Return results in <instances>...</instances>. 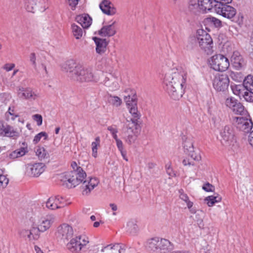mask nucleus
<instances>
[{
    "label": "nucleus",
    "mask_w": 253,
    "mask_h": 253,
    "mask_svg": "<svg viewBox=\"0 0 253 253\" xmlns=\"http://www.w3.org/2000/svg\"><path fill=\"white\" fill-rule=\"evenodd\" d=\"M186 73L181 68H173L165 75V88L171 98L179 99L184 92Z\"/></svg>",
    "instance_id": "nucleus-1"
},
{
    "label": "nucleus",
    "mask_w": 253,
    "mask_h": 253,
    "mask_svg": "<svg viewBox=\"0 0 253 253\" xmlns=\"http://www.w3.org/2000/svg\"><path fill=\"white\" fill-rule=\"evenodd\" d=\"M86 174L83 169H78L77 171H71L62 174L59 179L62 185L68 188H72L78 185L79 183L82 184V193L87 195L96 187L99 183L96 178H89L86 179Z\"/></svg>",
    "instance_id": "nucleus-2"
},
{
    "label": "nucleus",
    "mask_w": 253,
    "mask_h": 253,
    "mask_svg": "<svg viewBox=\"0 0 253 253\" xmlns=\"http://www.w3.org/2000/svg\"><path fill=\"white\" fill-rule=\"evenodd\" d=\"M220 142L222 145L235 151L236 149V138L233 125H227L220 130Z\"/></svg>",
    "instance_id": "nucleus-3"
},
{
    "label": "nucleus",
    "mask_w": 253,
    "mask_h": 253,
    "mask_svg": "<svg viewBox=\"0 0 253 253\" xmlns=\"http://www.w3.org/2000/svg\"><path fill=\"white\" fill-rule=\"evenodd\" d=\"M197 41L201 48L207 54L212 51V40L211 36L203 30L197 31Z\"/></svg>",
    "instance_id": "nucleus-4"
},
{
    "label": "nucleus",
    "mask_w": 253,
    "mask_h": 253,
    "mask_svg": "<svg viewBox=\"0 0 253 253\" xmlns=\"http://www.w3.org/2000/svg\"><path fill=\"white\" fill-rule=\"evenodd\" d=\"M230 121L234 127L245 133H249L253 128V123L250 117H232Z\"/></svg>",
    "instance_id": "nucleus-5"
},
{
    "label": "nucleus",
    "mask_w": 253,
    "mask_h": 253,
    "mask_svg": "<svg viewBox=\"0 0 253 253\" xmlns=\"http://www.w3.org/2000/svg\"><path fill=\"white\" fill-rule=\"evenodd\" d=\"M99 80L98 77L92 72L91 68H84L82 66L78 68L76 75L74 76V81L81 83L94 81L97 82Z\"/></svg>",
    "instance_id": "nucleus-6"
},
{
    "label": "nucleus",
    "mask_w": 253,
    "mask_h": 253,
    "mask_svg": "<svg viewBox=\"0 0 253 253\" xmlns=\"http://www.w3.org/2000/svg\"><path fill=\"white\" fill-rule=\"evenodd\" d=\"M211 67L215 71L223 72L229 66V60L222 54H215L210 60Z\"/></svg>",
    "instance_id": "nucleus-7"
},
{
    "label": "nucleus",
    "mask_w": 253,
    "mask_h": 253,
    "mask_svg": "<svg viewBox=\"0 0 253 253\" xmlns=\"http://www.w3.org/2000/svg\"><path fill=\"white\" fill-rule=\"evenodd\" d=\"M70 239V242L67 244V248L72 253H79L89 242L88 238L84 235L76 236Z\"/></svg>",
    "instance_id": "nucleus-8"
},
{
    "label": "nucleus",
    "mask_w": 253,
    "mask_h": 253,
    "mask_svg": "<svg viewBox=\"0 0 253 253\" xmlns=\"http://www.w3.org/2000/svg\"><path fill=\"white\" fill-rule=\"evenodd\" d=\"M229 79L226 74H217L212 79L213 88L217 91L224 92L229 86Z\"/></svg>",
    "instance_id": "nucleus-9"
},
{
    "label": "nucleus",
    "mask_w": 253,
    "mask_h": 253,
    "mask_svg": "<svg viewBox=\"0 0 253 253\" xmlns=\"http://www.w3.org/2000/svg\"><path fill=\"white\" fill-rule=\"evenodd\" d=\"M74 234L73 228L67 224H63L57 228V238L64 242L71 239Z\"/></svg>",
    "instance_id": "nucleus-10"
},
{
    "label": "nucleus",
    "mask_w": 253,
    "mask_h": 253,
    "mask_svg": "<svg viewBox=\"0 0 253 253\" xmlns=\"http://www.w3.org/2000/svg\"><path fill=\"white\" fill-rule=\"evenodd\" d=\"M214 11L223 17L231 20L232 21L236 22V10L233 7L228 5V4H224L221 7H216V9L214 10Z\"/></svg>",
    "instance_id": "nucleus-11"
},
{
    "label": "nucleus",
    "mask_w": 253,
    "mask_h": 253,
    "mask_svg": "<svg viewBox=\"0 0 253 253\" xmlns=\"http://www.w3.org/2000/svg\"><path fill=\"white\" fill-rule=\"evenodd\" d=\"M225 105L237 115H243L246 114L247 111L242 104L238 102L234 97L228 98L226 99Z\"/></svg>",
    "instance_id": "nucleus-12"
},
{
    "label": "nucleus",
    "mask_w": 253,
    "mask_h": 253,
    "mask_svg": "<svg viewBox=\"0 0 253 253\" xmlns=\"http://www.w3.org/2000/svg\"><path fill=\"white\" fill-rule=\"evenodd\" d=\"M45 168L43 163L29 164L26 166V173L31 177H38L43 172Z\"/></svg>",
    "instance_id": "nucleus-13"
},
{
    "label": "nucleus",
    "mask_w": 253,
    "mask_h": 253,
    "mask_svg": "<svg viewBox=\"0 0 253 253\" xmlns=\"http://www.w3.org/2000/svg\"><path fill=\"white\" fill-rule=\"evenodd\" d=\"M19 132L13 126L0 122V135L16 139L19 136Z\"/></svg>",
    "instance_id": "nucleus-14"
},
{
    "label": "nucleus",
    "mask_w": 253,
    "mask_h": 253,
    "mask_svg": "<svg viewBox=\"0 0 253 253\" xmlns=\"http://www.w3.org/2000/svg\"><path fill=\"white\" fill-rule=\"evenodd\" d=\"M81 65L77 64L73 60H69L62 65V70L67 73V76L72 80L76 75V71Z\"/></svg>",
    "instance_id": "nucleus-15"
},
{
    "label": "nucleus",
    "mask_w": 253,
    "mask_h": 253,
    "mask_svg": "<svg viewBox=\"0 0 253 253\" xmlns=\"http://www.w3.org/2000/svg\"><path fill=\"white\" fill-rule=\"evenodd\" d=\"M127 107L129 109L130 113L133 117V119H131V122L127 121L128 122L127 127L129 129H132V128L134 127L136 129L137 119H139L140 117V114L137 110V102L132 103V104H130V105H129Z\"/></svg>",
    "instance_id": "nucleus-16"
},
{
    "label": "nucleus",
    "mask_w": 253,
    "mask_h": 253,
    "mask_svg": "<svg viewBox=\"0 0 253 253\" xmlns=\"http://www.w3.org/2000/svg\"><path fill=\"white\" fill-rule=\"evenodd\" d=\"M54 220L55 217L52 214L47 215L45 217H42L38 223V226L40 227L41 232H43L48 229Z\"/></svg>",
    "instance_id": "nucleus-17"
},
{
    "label": "nucleus",
    "mask_w": 253,
    "mask_h": 253,
    "mask_svg": "<svg viewBox=\"0 0 253 253\" xmlns=\"http://www.w3.org/2000/svg\"><path fill=\"white\" fill-rule=\"evenodd\" d=\"M126 246L123 244L109 245L101 249L99 253H125Z\"/></svg>",
    "instance_id": "nucleus-18"
},
{
    "label": "nucleus",
    "mask_w": 253,
    "mask_h": 253,
    "mask_svg": "<svg viewBox=\"0 0 253 253\" xmlns=\"http://www.w3.org/2000/svg\"><path fill=\"white\" fill-rule=\"evenodd\" d=\"M18 97L25 99L35 100L38 95L30 88L19 87L17 90Z\"/></svg>",
    "instance_id": "nucleus-19"
},
{
    "label": "nucleus",
    "mask_w": 253,
    "mask_h": 253,
    "mask_svg": "<svg viewBox=\"0 0 253 253\" xmlns=\"http://www.w3.org/2000/svg\"><path fill=\"white\" fill-rule=\"evenodd\" d=\"M102 11L108 15H113L116 12V9L114 4L109 0H104L99 4Z\"/></svg>",
    "instance_id": "nucleus-20"
},
{
    "label": "nucleus",
    "mask_w": 253,
    "mask_h": 253,
    "mask_svg": "<svg viewBox=\"0 0 253 253\" xmlns=\"http://www.w3.org/2000/svg\"><path fill=\"white\" fill-rule=\"evenodd\" d=\"M62 198L59 196L50 197L46 203V207L50 210H54L62 207L61 204Z\"/></svg>",
    "instance_id": "nucleus-21"
},
{
    "label": "nucleus",
    "mask_w": 253,
    "mask_h": 253,
    "mask_svg": "<svg viewBox=\"0 0 253 253\" xmlns=\"http://www.w3.org/2000/svg\"><path fill=\"white\" fill-rule=\"evenodd\" d=\"M231 62L234 67L237 70H240L244 66V61L238 51L233 52L231 57Z\"/></svg>",
    "instance_id": "nucleus-22"
},
{
    "label": "nucleus",
    "mask_w": 253,
    "mask_h": 253,
    "mask_svg": "<svg viewBox=\"0 0 253 253\" xmlns=\"http://www.w3.org/2000/svg\"><path fill=\"white\" fill-rule=\"evenodd\" d=\"M115 23L114 22L112 24L103 26L99 31L98 34L102 37H111L114 36L116 33V29L113 26Z\"/></svg>",
    "instance_id": "nucleus-23"
},
{
    "label": "nucleus",
    "mask_w": 253,
    "mask_h": 253,
    "mask_svg": "<svg viewBox=\"0 0 253 253\" xmlns=\"http://www.w3.org/2000/svg\"><path fill=\"white\" fill-rule=\"evenodd\" d=\"M94 40L96 45V51L99 54H102L106 51V48L108 44L105 39H102L97 37H93Z\"/></svg>",
    "instance_id": "nucleus-24"
},
{
    "label": "nucleus",
    "mask_w": 253,
    "mask_h": 253,
    "mask_svg": "<svg viewBox=\"0 0 253 253\" xmlns=\"http://www.w3.org/2000/svg\"><path fill=\"white\" fill-rule=\"evenodd\" d=\"M76 20L83 28H87L91 23V18L87 14L78 15L76 17Z\"/></svg>",
    "instance_id": "nucleus-25"
},
{
    "label": "nucleus",
    "mask_w": 253,
    "mask_h": 253,
    "mask_svg": "<svg viewBox=\"0 0 253 253\" xmlns=\"http://www.w3.org/2000/svg\"><path fill=\"white\" fill-rule=\"evenodd\" d=\"M201 9L203 12L214 10L213 0H198Z\"/></svg>",
    "instance_id": "nucleus-26"
},
{
    "label": "nucleus",
    "mask_w": 253,
    "mask_h": 253,
    "mask_svg": "<svg viewBox=\"0 0 253 253\" xmlns=\"http://www.w3.org/2000/svg\"><path fill=\"white\" fill-rule=\"evenodd\" d=\"M129 91L131 93L125 95L124 98V101L126 102L127 106L130 105V104H132V103L137 102V98L135 93L129 89L125 90L126 93H128Z\"/></svg>",
    "instance_id": "nucleus-27"
},
{
    "label": "nucleus",
    "mask_w": 253,
    "mask_h": 253,
    "mask_svg": "<svg viewBox=\"0 0 253 253\" xmlns=\"http://www.w3.org/2000/svg\"><path fill=\"white\" fill-rule=\"evenodd\" d=\"M162 241V240L160 241L158 238H152L147 242V248L151 251H156L159 249Z\"/></svg>",
    "instance_id": "nucleus-28"
},
{
    "label": "nucleus",
    "mask_w": 253,
    "mask_h": 253,
    "mask_svg": "<svg viewBox=\"0 0 253 253\" xmlns=\"http://www.w3.org/2000/svg\"><path fill=\"white\" fill-rule=\"evenodd\" d=\"M126 231L131 235H135L138 231L136 221L134 220L128 221L126 226Z\"/></svg>",
    "instance_id": "nucleus-29"
},
{
    "label": "nucleus",
    "mask_w": 253,
    "mask_h": 253,
    "mask_svg": "<svg viewBox=\"0 0 253 253\" xmlns=\"http://www.w3.org/2000/svg\"><path fill=\"white\" fill-rule=\"evenodd\" d=\"M36 154L39 159L41 161L46 162L48 161L49 157V154L43 147L38 148L36 151Z\"/></svg>",
    "instance_id": "nucleus-30"
},
{
    "label": "nucleus",
    "mask_w": 253,
    "mask_h": 253,
    "mask_svg": "<svg viewBox=\"0 0 253 253\" xmlns=\"http://www.w3.org/2000/svg\"><path fill=\"white\" fill-rule=\"evenodd\" d=\"M243 85L247 91L253 92V76L248 75L244 80Z\"/></svg>",
    "instance_id": "nucleus-31"
},
{
    "label": "nucleus",
    "mask_w": 253,
    "mask_h": 253,
    "mask_svg": "<svg viewBox=\"0 0 253 253\" xmlns=\"http://www.w3.org/2000/svg\"><path fill=\"white\" fill-rule=\"evenodd\" d=\"M207 204L209 207H212L215 203H218L221 201V197L219 195L210 196L205 199Z\"/></svg>",
    "instance_id": "nucleus-32"
},
{
    "label": "nucleus",
    "mask_w": 253,
    "mask_h": 253,
    "mask_svg": "<svg viewBox=\"0 0 253 253\" xmlns=\"http://www.w3.org/2000/svg\"><path fill=\"white\" fill-rule=\"evenodd\" d=\"M26 151L25 148L21 147L20 149H16L10 153L8 155V157L11 159H15L24 156L26 154Z\"/></svg>",
    "instance_id": "nucleus-33"
},
{
    "label": "nucleus",
    "mask_w": 253,
    "mask_h": 253,
    "mask_svg": "<svg viewBox=\"0 0 253 253\" xmlns=\"http://www.w3.org/2000/svg\"><path fill=\"white\" fill-rule=\"evenodd\" d=\"M127 128L128 130L126 133L128 134V135L126 138L125 140L127 143L130 145L135 142L137 138V136L133 133V127L132 129H129L127 126Z\"/></svg>",
    "instance_id": "nucleus-34"
},
{
    "label": "nucleus",
    "mask_w": 253,
    "mask_h": 253,
    "mask_svg": "<svg viewBox=\"0 0 253 253\" xmlns=\"http://www.w3.org/2000/svg\"><path fill=\"white\" fill-rule=\"evenodd\" d=\"M189 9L194 13H197L201 10L199 1L197 2L195 0H191L189 3Z\"/></svg>",
    "instance_id": "nucleus-35"
},
{
    "label": "nucleus",
    "mask_w": 253,
    "mask_h": 253,
    "mask_svg": "<svg viewBox=\"0 0 253 253\" xmlns=\"http://www.w3.org/2000/svg\"><path fill=\"white\" fill-rule=\"evenodd\" d=\"M72 29L73 34L77 39H79L82 37L83 32L81 27L74 24L72 25Z\"/></svg>",
    "instance_id": "nucleus-36"
},
{
    "label": "nucleus",
    "mask_w": 253,
    "mask_h": 253,
    "mask_svg": "<svg viewBox=\"0 0 253 253\" xmlns=\"http://www.w3.org/2000/svg\"><path fill=\"white\" fill-rule=\"evenodd\" d=\"M109 102L115 107H119L122 103V99L117 96L110 95L109 98Z\"/></svg>",
    "instance_id": "nucleus-37"
},
{
    "label": "nucleus",
    "mask_w": 253,
    "mask_h": 253,
    "mask_svg": "<svg viewBox=\"0 0 253 253\" xmlns=\"http://www.w3.org/2000/svg\"><path fill=\"white\" fill-rule=\"evenodd\" d=\"M179 198L183 201H184L187 204V207L188 209H190L193 206V203L189 201V198L186 194L184 193L182 189L179 190Z\"/></svg>",
    "instance_id": "nucleus-38"
},
{
    "label": "nucleus",
    "mask_w": 253,
    "mask_h": 253,
    "mask_svg": "<svg viewBox=\"0 0 253 253\" xmlns=\"http://www.w3.org/2000/svg\"><path fill=\"white\" fill-rule=\"evenodd\" d=\"M30 230L32 240H37L40 237V232H41L40 227L37 225V227H32Z\"/></svg>",
    "instance_id": "nucleus-39"
},
{
    "label": "nucleus",
    "mask_w": 253,
    "mask_h": 253,
    "mask_svg": "<svg viewBox=\"0 0 253 253\" xmlns=\"http://www.w3.org/2000/svg\"><path fill=\"white\" fill-rule=\"evenodd\" d=\"M232 0H213L214 4V10L216 9V7H221L224 4L231 3Z\"/></svg>",
    "instance_id": "nucleus-40"
},
{
    "label": "nucleus",
    "mask_w": 253,
    "mask_h": 253,
    "mask_svg": "<svg viewBox=\"0 0 253 253\" xmlns=\"http://www.w3.org/2000/svg\"><path fill=\"white\" fill-rule=\"evenodd\" d=\"M243 87H244V85H231L232 90L234 94L239 96L242 95V94H243L244 92L242 91Z\"/></svg>",
    "instance_id": "nucleus-41"
},
{
    "label": "nucleus",
    "mask_w": 253,
    "mask_h": 253,
    "mask_svg": "<svg viewBox=\"0 0 253 253\" xmlns=\"http://www.w3.org/2000/svg\"><path fill=\"white\" fill-rule=\"evenodd\" d=\"M183 147L184 152L187 154H188L194 149L193 144L190 141H186L184 143Z\"/></svg>",
    "instance_id": "nucleus-42"
},
{
    "label": "nucleus",
    "mask_w": 253,
    "mask_h": 253,
    "mask_svg": "<svg viewBox=\"0 0 253 253\" xmlns=\"http://www.w3.org/2000/svg\"><path fill=\"white\" fill-rule=\"evenodd\" d=\"M36 4L34 3V0H31L26 3V8L28 12L34 13L36 9Z\"/></svg>",
    "instance_id": "nucleus-43"
},
{
    "label": "nucleus",
    "mask_w": 253,
    "mask_h": 253,
    "mask_svg": "<svg viewBox=\"0 0 253 253\" xmlns=\"http://www.w3.org/2000/svg\"><path fill=\"white\" fill-rule=\"evenodd\" d=\"M9 180L6 177L2 175L1 171L0 172V188H5L8 183Z\"/></svg>",
    "instance_id": "nucleus-44"
},
{
    "label": "nucleus",
    "mask_w": 253,
    "mask_h": 253,
    "mask_svg": "<svg viewBox=\"0 0 253 253\" xmlns=\"http://www.w3.org/2000/svg\"><path fill=\"white\" fill-rule=\"evenodd\" d=\"M207 20L208 22L213 24L215 27H219L221 26V21L215 17H209L207 19Z\"/></svg>",
    "instance_id": "nucleus-45"
},
{
    "label": "nucleus",
    "mask_w": 253,
    "mask_h": 253,
    "mask_svg": "<svg viewBox=\"0 0 253 253\" xmlns=\"http://www.w3.org/2000/svg\"><path fill=\"white\" fill-rule=\"evenodd\" d=\"M192 159L196 161H200L201 160V156L200 152L198 150L195 151L194 149L191 152L188 154Z\"/></svg>",
    "instance_id": "nucleus-46"
},
{
    "label": "nucleus",
    "mask_w": 253,
    "mask_h": 253,
    "mask_svg": "<svg viewBox=\"0 0 253 253\" xmlns=\"http://www.w3.org/2000/svg\"><path fill=\"white\" fill-rule=\"evenodd\" d=\"M42 137H44V140H46L47 138V134L45 132L42 131L37 134L33 140L34 143L36 144L39 142Z\"/></svg>",
    "instance_id": "nucleus-47"
},
{
    "label": "nucleus",
    "mask_w": 253,
    "mask_h": 253,
    "mask_svg": "<svg viewBox=\"0 0 253 253\" xmlns=\"http://www.w3.org/2000/svg\"><path fill=\"white\" fill-rule=\"evenodd\" d=\"M242 96L246 101L250 102H253V92L247 90L244 92Z\"/></svg>",
    "instance_id": "nucleus-48"
},
{
    "label": "nucleus",
    "mask_w": 253,
    "mask_h": 253,
    "mask_svg": "<svg viewBox=\"0 0 253 253\" xmlns=\"http://www.w3.org/2000/svg\"><path fill=\"white\" fill-rule=\"evenodd\" d=\"M107 129L111 132V133L113 137L114 138L115 140L118 138L117 135V133L118 132V130L115 126H109L107 127Z\"/></svg>",
    "instance_id": "nucleus-49"
},
{
    "label": "nucleus",
    "mask_w": 253,
    "mask_h": 253,
    "mask_svg": "<svg viewBox=\"0 0 253 253\" xmlns=\"http://www.w3.org/2000/svg\"><path fill=\"white\" fill-rule=\"evenodd\" d=\"M20 236L23 238H27L29 240H32L30 230L23 229L20 232Z\"/></svg>",
    "instance_id": "nucleus-50"
},
{
    "label": "nucleus",
    "mask_w": 253,
    "mask_h": 253,
    "mask_svg": "<svg viewBox=\"0 0 253 253\" xmlns=\"http://www.w3.org/2000/svg\"><path fill=\"white\" fill-rule=\"evenodd\" d=\"M202 188L203 190L207 192H212L214 190V187L212 184L209 183V182L205 184Z\"/></svg>",
    "instance_id": "nucleus-51"
},
{
    "label": "nucleus",
    "mask_w": 253,
    "mask_h": 253,
    "mask_svg": "<svg viewBox=\"0 0 253 253\" xmlns=\"http://www.w3.org/2000/svg\"><path fill=\"white\" fill-rule=\"evenodd\" d=\"M99 145L97 142H92V156L94 158H96L97 156V146Z\"/></svg>",
    "instance_id": "nucleus-52"
},
{
    "label": "nucleus",
    "mask_w": 253,
    "mask_h": 253,
    "mask_svg": "<svg viewBox=\"0 0 253 253\" xmlns=\"http://www.w3.org/2000/svg\"><path fill=\"white\" fill-rule=\"evenodd\" d=\"M33 118L37 122L38 126H40L42 125V118L41 115H34L33 116Z\"/></svg>",
    "instance_id": "nucleus-53"
},
{
    "label": "nucleus",
    "mask_w": 253,
    "mask_h": 253,
    "mask_svg": "<svg viewBox=\"0 0 253 253\" xmlns=\"http://www.w3.org/2000/svg\"><path fill=\"white\" fill-rule=\"evenodd\" d=\"M166 167L167 173H168V175L171 177L175 176V173L173 170L170 167V166H168V165H167Z\"/></svg>",
    "instance_id": "nucleus-54"
},
{
    "label": "nucleus",
    "mask_w": 253,
    "mask_h": 253,
    "mask_svg": "<svg viewBox=\"0 0 253 253\" xmlns=\"http://www.w3.org/2000/svg\"><path fill=\"white\" fill-rule=\"evenodd\" d=\"M36 57L35 53H31L30 55V60L32 63L33 65L35 68H36L37 64L36 62Z\"/></svg>",
    "instance_id": "nucleus-55"
},
{
    "label": "nucleus",
    "mask_w": 253,
    "mask_h": 253,
    "mask_svg": "<svg viewBox=\"0 0 253 253\" xmlns=\"http://www.w3.org/2000/svg\"><path fill=\"white\" fill-rule=\"evenodd\" d=\"M69 5L73 9L78 4L79 0H67Z\"/></svg>",
    "instance_id": "nucleus-56"
},
{
    "label": "nucleus",
    "mask_w": 253,
    "mask_h": 253,
    "mask_svg": "<svg viewBox=\"0 0 253 253\" xmlns=\"http://www.w3.org/2000/svg\"><path fill=\"white\" fill-rule=\"evenodd\" d=\"M115 140H116L117 146V147H118L119 150L120 151H123L124 147H123V144L122 141L118 138L116 139Z\"/></svg>",
    "instance_id": "nucleus-57"
},
{
    "label": "nucleus",
    "mask_w": 253,
    "mask_h": 253,
    "mask_svg": "<svg viewBox=\"0 0 253 253\" xmlns=\"http://www.w3.org/2000/svg\"><path fill=\"white\" fill-rule=\"evenodd\" d=\"M248 141L249 144L253 147V130L249 132L248 137Z\"/></svg>",
    "instance_id": "nucleus-58"
},
{
    "label": "nucleus",
    "mask_w": 253,
    "mask_h": 253,
    "mask_svg": "<svg viewBox=\"0 0 253 253\" xmlns=\"http://www.w3.org/2000/svg\"><path fill=\"white\" fill-rule=\"evenodd\" d=\"M14 67L15 65L14 64H6L3 68L7 71H9L12 70Z\"/></svg>",
    "instance_id": "nucleus-59"
},
{
    "label": "nucleus",
    "mask_w": 253,
    "mask_h": 253,
    "mask_svg": "<svg viewBox=\"0 0 253 253\" xmlns=\"http://www.w3.org/2000/svg\"><path fill=\"white\" fill-rule=\"evenodd\" d=\"M182 164L185 166H194V163L190 161L189 159H184L182 161Z\"/></svg>",
    "instance_id": "nucleus-60"
},
{
    "label": "nucleus",
    "mask_w": 253,
    "mask_h": 253,
    "mask_svg": "<svg viewBox=\"0 0 253 253\" xmlns=\"http://www.w3.org/2000/svg\"><path fill=\"white\" fill-rule=\"evenodd\" d=\"M71 167L73 169L72 171H77V170H78V169H82L80 167H78L77 164L75 162H73L72 163Z\"/></svg>",
    "instance_id": "nucleus-61"
},
{
    "label": "nucleus",
    "mask_w": 253,
    "mask_h": 253,
    "mask_svg": "<svg viewBox=\"0 0 253 253\" xmlns=\"http://www.w3.org/2000/svg\"><path fill=\"white\" fill-rule=\"evenodd\" d=\"M109 206L114 211H116L118 209L117 206L115 204H110Z\"/></svg>",
    "instance_id": "nucleus-62"
},
{
    "label": "nucleus",
    "mask_w": 253,
    "mask_h": 253,
    "mask_svg": "<svg viewBox=\"0 0 253 253\" xmlns=\"http://www.w3.org/2000/svg\"><path fill=\"white\" fill-rule=\"evenodd\" d=\"M122 156H123V158L126 161H127L128 160L127 159L126 156V152L125 151H120Z\"/></svg>",
    "instance_id": "nucleus-63"
},
{
    "label": "nucleus",
    "mask_w": 253,
    "mask_h": 253,
    "mask_svg": "<svg viewBox=\"0 0 253 253\" xmlns=\"http://www.w3.org/2000/svg\"><path fill=\"white\" fill-rule=\"evenodd\" d=\"M155 166V164L153 163H149L148 164V167L150 169L154 168Z\"/></svg>",
    "instance_id": "nucleus-64"
}]
</instances>
